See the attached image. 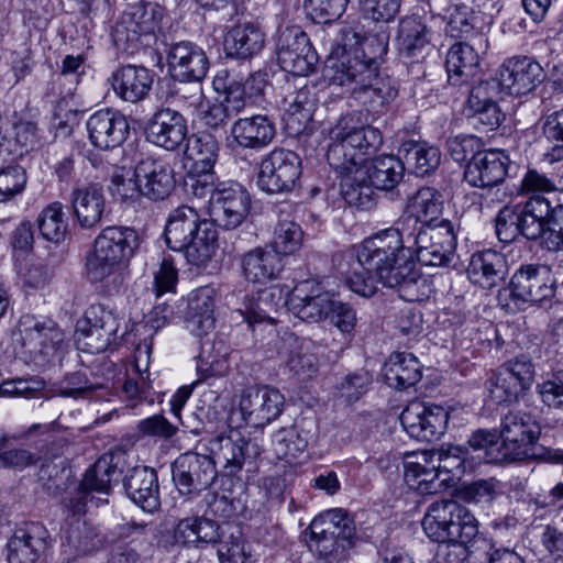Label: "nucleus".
<instances>
[{
  "label": "nucleus",
  "mask_w": 563,
  "mask_h": 563,
  "mask_svg": "<svg viewBox=\"0 0 563 563\" xmlns=\"http://www.w3.org/2000/svg\"><path fill=\"white\" fill-rule=\"evenodd\" d=\"M303 232L294 221H279L274 231L272 249L280 256L289 255L298 251L302 243Z\"/></svg>",
  "instance_id": "4d7b16f0"
},
{
  "label": "nucleus",
  "mask_w": 563,
  "mask_h": 563,
  "mask_svg": "<svg viewBox=\"0 0 563 563\" xmlns=\"http://www.w3.org/2000/svg\"><path fill=\"white\" fill-rule=\"evenodd\" d=\"M86 129L91 145L101 151L121 146L130 134L126 117L109 108L93 112L86 121Z\"/></svg>",
  "instance_id": "aec40b11"
},
{
  "label": "nucleus",
  "mask_w": 563,
  "mask_h": 563,
  "mask_svg": "<svg viewBox=\"0 0 563 563\" xmlns=\"http://www.w3.org/2000/svg\"><path fill=\"white\" fill-rule=\"evenodd\" d=\"M486 389L496 404L517 401L525 393L521 385L511 379V376H508L507 372H503L499 367L486 380Z\"/></svg>",
  "instance_id": "5fc2aeb1"
},
{
  "label": "nucleus",
  "mask_w": 563,
  "mask_h": 563,
  "mask_svg": "<svg viewBox=\"0 0 563 563\" xmlns=\"http://www.w3.org/2000/svg\"><path fill=\"white\" fill-rule=\"evenodd\" d=\"M401 0H360L365 18L375 22H390L400 9Z\"/></svg>",
  "instance_id": "774afa93"
},
{
  "label": "nucleus",
  "mask_w": 563,
  "mask_h": 563,
  "mask_svg": "<svg viewBox=\"0 0 563 563\" xmlns=\"http://www.w3.org/2000/svg\"><path fill=\"white\" fill-rule=\"evenodd\" d=\"M327 161L329 165L340 166L344 159V146L350 145L353 151L369 155L382 144V133L371 125L356 126L352 115H342L329 130Z\"/></svg>",
  "instance_id": "0eeeda50"
},
{
  "label": "nucleus",
  "mask_w": 563,
  "mask_h": 563,
  "mask_svg": "<svg viewBox=\"0 0 563 563\" xmlns=\"http://www.w3.org/2000/svg\"><path fill=\"white\" fill-rule=\"evenodd\" d=\"M241 268L246 280L265 284L279 277L284 269L283 256L272 247L257 246L242 255Z\"/></svg>",
  "instance_id": "c756f323"
},
{
  "label": "nucleus",
  "mask_w": 563,
  "mask_h": 563,
  "mask_svg": "<svg viewBox=\"0 0 563 563\" xmlns=\"http://www.w3.org/2000/svg\"><path fill=\"white\" fill-rule=\"evenodd\" d=\"M397 96V90L388 80L379 77L378 64L374 77L352 87L350 99L367 112L378 114L382 109Z\"/></svg>",
  "instance_id": "c9c22d12"
},
{
  "label": "nucleus",
  "mask_w": 563,
  "mask_h": 563,
  "mask_svg": "<svg viewBox=\"0 0 563 563\" xmlns=\"http://www.w3.org/2000/svg\"><path fill=\"white\" fill-rule=\"evenodd\" d=\"M126 496L140 508L153 512L161 505L157 473L148 466H134L123 477Z\"/></svg>",
  "instance_id": "bb28decb"
},
{
  "label": "nucleus",
  "mask_w": 563,
  "mask_h": 563,
  "mask_svg": "<svg viewBox=\"0 0 563 563\" xmlns=\"http://www.w3.org/2000/svg\"><path fill=\"white\" fill-rule=\"evenodd\" d=\"M228 75L218 74L213 79V87L217 91H223L224 98L221 100L223 106L228 108L229 113L235 117L245 107V90L234 80L227 82Z\"/></svg>",
  "instance_id": "680f3d73"
},
{
  "label": "nucleus",
  "mask_w": 563,
  "mask_h": 563,
  "mask_svg": "<svg viewBox=\"0 0 563 563\" xmlns=\"http://www.w3.org/2000/svg\"><path fill=\"white\" fill-rule=\"evenodd\" d=\"M41 235L48 242L59 244L66 238L68 223L60 202L48 205L37 218Z\"/></svg>",
  "instance_id": "8fccbe9b"
},
{
  "label": "nucleus",
  "mask_w": 563,
  "mask_h": 563,
  "mask_svg": "<svg viewBox=\"0 0 563 563\" xmlns=\"http://www.w3.org/2000/svg\"><path fill=\"white\" fill-rule=\"evenodd\" d=\"M140 245L137 232L130 227L110 225L95 239L93 250L87 254L86 271L92 283H101L114 275L119 267L134 255Z\"/></svg>",
  "instance_id": "39448f33"
},
{
  "label": "nucleus",
  "mask_w": 563,
  "mask_h": 563,
  "mask_svg": "<svg viewBox=\"0 0 563 563\" xmlns=\"http://www.w3.org/2000/svg\"><path fill=\"white\" fill-rule=\"evenodd\" d=\"M250 208L251 197L242 185L221 184L209 200L210 221L228 230L235 229L244 221Z\"/></svg>",
  "instance_id": "2eb2a0df"
},
{
  "label": "nucleus",
  "mask_w": 563,
  "mask_h": 563,
  "mask_svg": "<svg viewBox=\"0 0 563 563\" xmlns=\"http://www.w3.org/2000/svg\"><path fill=\"white\" fill-rule=\"evenodd\" d=\"M118 331L78 325L76 343L78 349L91 354L101 353L114 341Z\"/></svg>",
  "instance_id": "bf43d9fd"
},
{
  "label": "nucleus",
  "mask_w": 563,
  "mask_h": 563,
  "mask_svg": "<svg viewBox=\"0 0 563 563\" xmlns=\"http://www.w3.org/2000/svg\"><path fill=\"white\" fill-rule=\"evenodd\" d=\"M443 209V198L439 190L432 187H422L408 198L406 211L399 218L398 225L407 231L416 227L438 224V217Z\"/></svg>",
  "instance_id": "a878e982"
},
{
  "label": "nucleus",
  "mask_w": 563,
  "mask_h": 563,
  "mask_svg": "<svg viewBox=\"0 0 563 563\" xmlns=\"http://www.w3.org/2000/svg\"><path fill=\"white\" fill-rule=\"evenodd\" d=\"M209 220L202 218L196 208L183 205L174 209L166 221L165 240L170 250L184 249L190 236L199 231L202 222Z\"/></svg>",
  "instance_id": "f704fd0d"
},
{
  "label": "nucleus",
  "mask_w": 563,
  "mask_h": 563,
  "mask_svg": "<svg viewBox=\"0 0 563 563\" xmlns=\"http://www.w3.org/2000/svg\"><path fill=\"white\" fill-rule=\"evenodd\" d=\"M147 139L167 151H175L187 137V122L181 113L170 108H161L148 122Z\"/></svg>",
  "instance_id": "393cba45"
},
{
  "label": "nucleus",
  "mask_w": 563,
  "mask_h": 563,
  "mask_svg": "<svg viewBox=\"0 0 563 563\" xmlns=\"http://www.w3.org/2000/svg\"><path fill=\"white\" fill-rule=\"evenodd\" d=\"M124 461V453L102 455L86 471L79 486L89 495L97 493L108 496L111 492V484L118 482L122 474L120 465Z\"/></svg>",
  "instance_id": "4c0bfd02"
},
{
  "label": "nucleus",
  "mask_w": 563,
  "mask_h": 563,
  "mask_svg": "<svg viewBox=\"0 0 563 563\" xmlns=\"http://www.w3.org/2000/svg\"><path fill=\"white\" fill-rule=\"evenodd\" d=\"M155 27L154 9L143 2L134 3L124 10L115 23L112 38L118 49L134 54L143 46L150 45Z\"/></svg>",
  "instance_id": "9d476101"
},
{
  "label": "nucleus",
  "mask_w": 563,
  "mask_h": 563,
  "mask_svg": "<svg viewBox=\"0 0 563 563\" xmlns=\"http://www.w3.org/2000/svg\"><path fill=\"white\" fill-rule=\"evenodd\" d=\"M261 454L260 445L244 438L220 440L219 457L224 461L223 468L228 475H235L243 466L252 464Z\"/></svg>",
  "instance_id": "37998d69"
},
{
  "label": "nucleus",
  "mask_w": 563,
  "mask_h": 563,
  "mask_svg": "<svg viewBox=\"0 0 563 563\" xmlns=\"http://www.w3.org/2000/svg\"><path fill=\"white\" fill-rule=\"evenodd\" d=\"M400 422L409 437L418 441H433L445 433L449 412L438 405L411 401L402 410Z\"/></svg>",
  "instance_id": "dca6fc26"
},
{
  "label": "nucleus",
  "mask_w": 563,
  "mask_h": 563,
  "mask_svg": "<svg viewBox=\"0 0 563 563\" xmlns=\"http://www.w3.org/2000/svg\"><path fill=\"white\" fill-rule=\"evenodd\" d=\"M284 404L285 398L278 389L262 386L247 389L242 395L240 410L249 426L261 428L280 416Z\"/></svg>",
  "instance_id": "412c9836"
},
{
  "label": "nucleus",
  "mask_w": 563,
  "mask_h": 563,
  "mask_svg": "<svg viewBox=\"0 0 563 563\" xmlns=\"http://www.w3.org/2000/svg\"><path fill=\"white\" fill-rule=\"evenodd\" d=\"M276 54L282 69L295 76L312 74L319 62L308 35L298 25L286 26L279 31Z\"/></svg>",
  "instance_id": "f8f14e48"
},
{
  "label": "nucleus",
  "mask_w": 563,
  "mask_h": 563,
  "mask_svg": "<svg viewBox=\"0 0 563 563\" xmlns=\"http://www.w3.org/2000/svg\"><path fill=\"white\" fill-rule=\"evenodd\" d=\"M399 154H402L407 164L413 168L418 176H426L433 172L441 161V153L437 146L413 140L402 142Z\"/></svg>",
  "instance_id": "49530a36"
},
{
  "label": "nucleus",
  "mask_w": 563,
  "mask_h": 563,
  "mask_svg": "<svg viewBox=\"0 0 563 563\" xmlns=\"http://www.w3.org/2000/svg\"><path fill=\"white\" fill-rule=\"evenodd\" d=\"M286 366L299 379H308L317 374L319 361L316 344L310 339L288 334L284 338Z\"/></svg>",
  "instance_id": "72a5a7b5"
},
{
  "label": "nucleus",
  "mask_w": 563,
  "mask_h": 563,
  "mask_svg": "<svg viewBox=\"0 0 563 563\" xmlns=\"http://www.w3.org/2000/svg\"><path fill=\"white\" fill-rule=\"evenodd\" d=\"M197 372L201 379L223 375L228 365V351L222 341L216 342L206 339L201 343L198 357Z\"/></svg>",
  "instance_id": "09e8293b"
},
{
  "label": "nucleus",
  "mask_w": 563,
  "mask_h": 563,
  "mask_svg": "<svg viewBox=\"0 0 563 563\" xmlns=\"http://www.w3.org/2000/svg\"><path fill=\"white\" fill-rule=\"evenodd\" d=\"M187 241L183 252L187 262L196 267H205L214 256L218 249V231L212 221L202 222L197 234L194 233Z\"/></svg>",
  "instance_id": "79ce46f5"
},
{
  "label": "nucleus",
  "mask_w": 563,
  "mask_h": 563,
  "mask_svg": "<svg viewBox=\"0 0 563 563\" xmlns=\"http://www.w3.org/2000/svg\"><path fill=\"white\" fill-rule=\"evenodd\" d=\"M49 533L40 522L15 528L7 544L9 563H35L48 548Z\"/></svg>",
  "instance_id": "5701e85b"
},
{
  "label": "nucleus",
  "mask_w": 563,
  "mask_h": 563,
  "mask_svg": "<svg viewBox=\"0 0 563 563\" xmlns=\"http://www.w3.org/2000/svg\"><path fill=\"white\" fill-rule=\"evenodd\" d=\"M467 450L459 445H449L437 450V467L441 473L460 476L465 470Z\"/></svg>",
  "instance_id": "0e129e2a"
},
{
  "label": "nucleus",
  "mask_w": 563,
  "mask_h": 563,
  "mask_svg": "<svg viewBox=\"0 0 563 563\" xmlns=\"http://www.w3.org/2000/svg\"><path fill=\"white\" fill-rule=\"evenodd\" d=\"M510 297L529 305L551 303L556 297V279L547 265L525 264L511 276Z\"/></svg>",
  "instance_id": "9b49d317"
},
{
  "label": "nucleus",
  "mask_w": 563,
  "mask_h": 563,
  "mask_svg": "<svg viewBox=\"0 0 563 563\" xmlns=\"http://www.w3.org/2000/svg\"><path fill=\"white\" fill-rule=\"evenodd\" d=\"M468 279L484 289H492L505 279L507 261L493 250L476 252L471 256L467 269Z\"/></svg>",
  "instance_id": "7c9ffc66"
},
{
  "label": "nucleus",
  "mask_w": 563,
  "mask_h": 563,
  "mask_svg": "<svg viewBox=\"0 0 563 563\" xmlns=\"http://www.w3.org/2000/svg\"><path fill=\"white\" fill-rule=\"evenodd\" d=\"M265 45V34L254 22L239 23L232 26L224 37L228 56L250 59L260 54Z\"/></svg>",
  "instance_id": "473e14b6"
},
{
  "label": "nucleus",
  "mask_w": 563,
  "mask_h": 563,
  "mask_svg": "<svg viewBox=\"0 0 563 563\" xmlns=\"http://www.w3.org/2000/svg\"><path fill=\"white\" fill-rule=\"evenodd\" d=\"M152 84V73L143 66L125 65L112 75L113 90L121 99L129 102L144 99Z\"/></svg>",
  "instance_id": "e433bc0d"
},
{
  "label": "nucleus",
  "mask_w": 563,
  "mask_h": 563,
  "mask_svg": "<svg viewBox=\"0 0 563 563\" xmlns=\"http://www.w3.org/2000/svg\"><path fill=\"white\" fill-rule=\"evenodd\" d=\"M509 162L503 151H482L467 163L464 179L472 187H494L505 180Z\"/></svg>",
  "instance_id": "b1692460"
},
{
  "label": "nucleus",
  "mask_w": 563,
  "mask_h": 563,
  "mask_svg": "<svg viewBox=\"0 0 563 563\" xmlns=\"http://www.w3.org/2000/svg\"><path fill=\"white\" fill-rule=\"evenodd\" d=\"M274 123L266 115H252L236 120L231 126V135L242 148L261 150L275 137Z\"/></svg>",
  "instance_id": "2f4dec72"
},
{
  "label": "nucleus",
  "mask_w": 563,
  "mask_h": 563,
  "mask_svg": "<svg viewBox=\"0 0 563 563\" xmlns=\"http://www.w3.org/2000/svg\"><path fill=\"white\" fill-rule=\"evenodd\" d=\"M276 306L275 292L273 290H263L255 300L246 305L244 310L240 309L239 312L250 327L262 322L274 323L275 319L271 313L275 310Z\"/></svg>",
  "instance_id": "13d9d810"
},
{
  "label": "nucleus",
  "mask_w": 563,
  "mask_h": 563,
  "mask_svg": "<svg viewBox=\"0 0 563 563\" xmlns=\"http://www.w3.org/2000/svg\"><path fill=\"white\" fill-rule=\"evenodd\" d=\"M427 536L433 541L475 540L478 523L474 515L453 499L431 504L422 520Z\"/></svg>",
  "instance_id": "423d86ee"
},
{
  "label": "nucleus",
  "mask_w": 563,
  "mask_h": 563,
  "mask_svg": "<svg viewBox=\"0 0 563 563\" xmlns=\"http://www.w3.org/2000/svg\"><path fill=\"white\" fill-rule=\"evenodd\" d=\"M432 30L427 19L412 14L400 19L396 42L400 54L406 57H416L431 43Z\"/></svg>",
  "instance_id": "58836bf2"
},
{
  "label": "nucleus",
  "mask_w": 563,
  "mask_h": 563,
  "mask_svg": "<svg viewBox=\"0 0 563 563\" xmlns=\"http://www.w3.org/2000/svg\"><path fill=\"white\" fill-rule=\"evenodd\" d=\"M136 177L141 183L143 196L152 200L167 198L175 188V173L172 166L152 157L142 159L136 165Z\"/></svg>",
  "instance_id": "c85d7f7f"
},
{
  "label": "nucleus",
  "mask_w": 563,
  "mask_h": 563,
  "mask_svg": "<svg viewBox=\"0 0 563 563\" xmlns=\"http://www.w3.org/2000/svg\"><path fill=\"white\" fill-rule=\"evenodd\" d=\"M175 539L183 544L195 547L213 543L219 539V526L205 517L186 518L177 525Z\"/></svg>",
  "instance_id": "a18cd8bd"
},
{
  "label": "nucleus",
  "mask_w": 563,
  "mask_h": 563,
  "mask_svg": "<svg viewBox=\"0 0 563 563\" xmlns=\"http://www.w3.org/2000/svg\"><path fill=\"white\" fill-rule=\"evenodd\" d=\"M406 232L396 222L395 227L371 235L356 247L355 253L351 254L356 262L346 277L353 292L369 298L380 284L396 288L405 300H417V295L411 290L421 279V273L412 257L413 251L405 245Z\"/></svg>",
  "instance_id": "f257e3e1"
},
{
  "label": "nucleus",
  "mask_w": 563,
  "mask_h": 563,
  "mask_svg": "<svg viewBox=\"0 0 563 563\" xmlns=\"http://www.w3.org/2000/svg\"><path fill=\"white\" fill-rule=\"evenodd\" d=\"M404 165L394 155H382L355 170L353 178L341 184V192L350 206L368 209L374 205L375 189L393 190L404 177Z\"/></svg>",
  "instance_id": "20e7f679"
},
{
  "label": "nucleus",
  "mask_w": 563,
  "mask_h": 563,
  "mask_svg": "<svg viewBox=\"0 0 563 563\" xmlns=\"http://www.w3.org/2000/svg\"><path fill=\"white\" fill-rule=\"evenodd\" d=\"M347 3L349 0H305L303 10L313 23L329 24L343 15Z\"/></svg>",
  "instance_id": "6e6d98bb"
},
{
  "label": "nucleus",
  "mask_w": 563,
  "mask_h": 563,
  "mask_svg": "<svg viewBox=\"0 0 563 563\" xmlns=\"http://www.w3.org/2000/svg\"><path fill=\"white\" fill-rule=\"evenodd\" d=\"M219 144L208 134H191L186 137L184 155L198 172L211 170L218 157Z\"/></svg>",
  "instance_id": "de8ad7c7"
},
{
  "label": "nucleus",
  "mask_w": 563,
  "mask_h": 563,
  "mask_svg": "<svg viewBox=\"0 0 563 563\" xmlns=\"http://www.w3.org/2000/svg\"><path fill=\"white\" fill-rule=\"evenodd\" d=\"M308 529V547L319 563H345L358 539L354 519L342 508L321 512Z\"/></svg>",
  "instance_id": "7ed1b4c3"
},
{
  "label": "nucleus",
  "mask_w": 563,
  "mask_h": 563,
  "mask_svg": "<svg viewBox=\"0 0 563 563\" xmlns=\"http://www.w3.org/2000/svg\"><path fill=\"white\" fill-rule=\"evenodd\" d=\"M111 184L112 194L119 196L123 201L143 196L141 183L136 177V167L133 172L121 169L120 173H114Z\"/></svg>",
  "instance_id": "338daca9"
},
{
  "label": "nucleus",
  "mask_w": 563,
  "mask_h": 563,
  "mask_svg": "<svg viewBox=\"0 0 563 563\" xmlns=\"http://www.w3.org/2000/svg\"><path fill=\"white\" fill-rule=\"evenodd\" d=\"M214 288L203 286L192 290L185 316L186 329L199 339L207 338L214 329Z\"/></svg>",
  "instance_id": "cd10ccee"
},
{
  "label": "nucleus",
  "mask_w": 563,
  "mask_h": 563,
  "mask_svg": "<svg viewBox=\"0 0 563 563\" xmlns=\"http://www.w3.org/2000/svg\"><path fill=\"white\" fill-rule=\"evenodd\" d=\"M172 475L178 492L191 497L208 489L218 473L211 456L186 452L172 464Z\"/></svg>",
  "instance_id": "ddd939ff"
},
{
  "label": "nucleus",
  "mask_w": 563,
  "mask_h": 563,
  "mask_svg": "<svg viewBox=\"0 0 563 563\" xmlns=\"http://www.w3.org/2000/svg\"><path fill=\"white\" fill-rule=\"evenodd\" d=\"M544 243L549 250L563 247V205H552L549 200V212L545 218Z\"/></svg>",
  "instance_id": "69168bd1"
},
{
  "label": "nucleus",
  "mask_w": 563,
  "mask_h": 563,
  "mask_svg": "<svg viewBox=\"0 0 563 563\" xmlns=\"http://www.w3.org/2000/svg\"><path fill=\"white\" fill-rule=\"evenodd\" d=\"M383 376L389 387L408 389L421 379V365L411 353L394 352L383 366Z\"/></svg>",
  "instance_id": "a19ab883"
},
{
  "label": "nucleus",
  "mask_w": 563,
  "mask_h": 563,
  "mask_svg": "<svg viewBox=\"0 0 563 563\" xmlns=\"http://www.w3.org/2000/svg\"><path fill=\"white\" fill-rule=\"evenodd\" d=\"M413 243L416 245L413 253L421 265L448 267L455 255L454 224L443 219L438 224L420 225Z\"/></svg>",
  "instance_id": "6e6552de"
},
{
  "label": "nucleus",
  "mask_w": 563,
  "mask_h": 563,
  "mask_svg": "<svg viewBox=\"0 0 563 563\" xmlns=\"http://www.w3.org/2000/svg\"><path fill=\"white\" fill-rule=\"evenodd\" d=\"M445 66L450 78L472 77L478 66V55L474 48L463 42L455 43L446 54Z\"/></svg>",
  "instance_id": "3c124183"
},
{
  "label": "nucleus",
  "mask_w": 563,
  "mask_h": 563,
  "mask_svg": "<svg viewBox=\"0 0 563 563\" xmlns=\"http://www.w3.org/2000/svg\"><path fill=\"white\" fill-rule=\"evenodd\" d=\"M27 181L26 172L20 165L0 169V202H7L22 194Z\"/></svg>",
  "instance_id": "052dcab7"
},
{
  "label": "nucleus",
  "mask_w": 563,
  "mask_h": 563,
  "mask_svg": "<svg viewBox=\"0 0 563 563\" xmlns=\"http://www.w3.org/2000/svg\"><path fill=\"white\" fill-rule=\"evenodd\" d=\"M378 63L373 57H366L345 52L341 47H332L324 63L323 77L332 85L347 86L350 90L358 82L374 77Z\"/></svg>",
  "instance_id": "4468645a"
},
{
  "label": "nucleus",
  "mask_w": 563,
  "mask_h": 563,
  "mask_svg": "<svg viewBox=\"0 0 563 563\" xmlns=\"http://www.w3.org/2000/svg\"><path fill=\"white\" fill-rule=\"evenodd\" d=\"M545 73L533 57L512 56L507 58L499 73V85L509 95L526 96L543 82Z\"/></svg>",
  "instance_id": "6ab92c4d"
},
{
  "label": "nucleus",
  "mask_w": 563,
  "mask_h": 563,
  "mask_svg": "<svg viewBox=\"0 0 563 563\" xmlns=\"http://www.w3.org/2000/svg\"><path fill=\"white\" fill-rule=\"evenodd\" d=\"M503 440L496 462H519L538 460L552 464H563V450L538 444L540 427L529 412L510 410L503 416L499 426Z\"/></svg>",
  "instance_id": "f03ea898"
},
{
  "label": "nucleus",
  "mask_w": 563,
  "mask_h": 563,
  "mask_svg": "<svg viewBox=\"0 0 563 563\" xmlns=\"http://www.w3.org/2000/svg\"><path fill=\"white\" fill-rule=\"evenodd\" d=\"M167 65L173 78L183 82H201L209 70L206 52L188 41L170 45L167 53Z\"/></svg>",
  "instance_id": "4be33fe9"
},
{
  "label": "nucleus",
  "mask_w": 563,
  "mask_h": 563,
  "mask_svg": "<svg viewBox=\"0 0 563 563\" xmlns=\"http://www.w3.org/2000/svg\"><path fill=\"white\" fill-rule=\"evenodd\" d=\"M518 212L520 235L527 240H544L549 199L542 196L531 197L523 206H518Z\"/></svg>",
  "instance_id": "c03bdc74"
},
{
  "label": "nucleus",
  "mask_w": 563,
  "mask_h": 563,
  "mask_svg": "<svg viewBox=\"0 0 563 563\" xmlns=\"http://www.w3.org/2000/svg\"><path fill=\"white\" fill-rule=\"evenodd\" d=\"M71 203L80 227L90 229L101 221L106 200L98 185L87 184L76 187L71 192Z\"/></svg>",
  "instance_id": "ea45409f"
},
{
  "label": "nucleus",
  "mask_w": 563,
  "mask_h": 563,
  "mask_svg": "<svg viewBox=\"0 0 563 563\" xmlns=\"http://www.w3.org/2000/svg\"><path fill=\"white\" fill-rule=\"evenodd\" d=\"M96 532L86 522H77L67 533L66 542L63 543V553L68 560L85 555L96 547Z\"/></svg>",
  "instance_id": "864d4df0"
},
{
  "label": "nucleus",
  "mask_w": 563,
  "mask_h": 563,
  "mask_svg": "<svg viewBox=\"0 0 563 563\" xmlns=\"http://www.w3.org/2000/svg\"><path fill=\"white\" fill-rule=\"evenodd\" d=\"M334 298L321 282L311 278L296 284L288 296V306L299 319L317 323L327 320Z\"/></svg>",
  "instance_id": "f3484780"
},
{
  "label": "nucleus",
  "mask_w": 563,
  "mask_h": 563,
  "mask_svg": "<svg viewBox=\"0 0 563 563\" xmlns=\"http://www.w3.org/2000/svg\"><path fill=\"white\" fill-rule=\"evenodd\" d=\"M495 228L500 242H514L520 235L518 206H504L496 216Z\"/></svg>",
  "instance_id": "e2e57ef3"
},
{
  "label": "nucleus",
  "mask_w": 563,
  "mask_h": 563,
  "mask_svg": "<svg viewBox=\"0 0 563 563\" xmlns=\"http://www.w3.org/2000/svg\"><path fill=\"white\" fill-rule=\"evenodd\" d=\"M19 331L24 353L34 361L52 355L64 341V332L48 318L25 316L20 320Z\"/></svg>",
  "instance_id": "a211bd4d"
},
{
  "label": "nucleus",
  "mask_w": 563,
  "mask_h": 563,
  "mask_svg": "<svg viewBox=\"0 0 563 563\" xmlns=\"http://www.w3.org/2000/svg\"><path fill=\"white\" fill-rule=\"evenodd\" d=\"M301 175V159L294 151L276 147L261 162L256 177L258 188L267 194L291 191Z\"/></svg>",
  "instance_id": "1a4fd4ad"
},
{
  "label": "nucleus",
  "mask_w": 563,
  "mask_h": 563,
  "mask_svg": "<svg viewBox=\"0 0 563 563\" xmlns=\"http://www.w3.org/2000/svg\"><path fill=\"white\" fill-rule=\"evenodd\" d=\"M307 444V439L294 426L279 429L273 437V451L276 457L287 462L297 459Z\"/></svg>",
  "instance_id": "603ef678"
}]
</instances>
